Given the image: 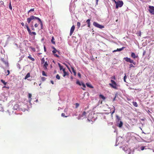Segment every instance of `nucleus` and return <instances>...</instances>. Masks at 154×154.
Wrapping results in <instances>:
<instances>
[{"label": "nucleus", "instance_id": "nucleus-1", "mask_svg": "<svg viewBox=\"0 0 154 154\" xmlns=\"http://www.w3.org/2000/svg\"><path fill=\"white\" fill-rule=\"evenodd\" d=\"M37 20L40 23V25L41 26V29H42L43 28V23L42 21L41 20V19L38 17H36L32 15L30 17H28L27 18V22L28 23H30L31 22V23H32L33 21H32V20Z\"/></svg>", "mask_w": 154, "mask_h": 154}, {"label": "nucleus", "instance_id": "nucleus-2", "mask_svg": "<svg viewBox=\"0 0 154 154\" xmlns=\"http://www.w3.org/2000/svg\"><path fill=\"white\" fill-rule=\"evenodd\" d=\"M111 83H109V85L112 88L115 89H118V87L119 86L117 85L116 82L113 80L111 79Z\"/></svg>", "mask_w": 154, "mask_h": 154}, {"label": "nucleus", "instance_id": "nucleus-3", "mask_svg": "<svg viewBox=\"0 0 154 154\" xmlns=\"http://www.w3.org/2000/svg\"><path fill=\"white\" fill-rule=\"evenodd\" d=\"M13 109L14 110H17V111L21 110L23 112H24L26 110V109H22L19 107L18 104H17L14 105L13 106Z\"/></svg>", "mask_w": 154, "mask_h": 154}, {"label": "nucleus", "instance_id": "nucleus-4", "mask_svg": "<svg viewBox=\"0 0 154 154\" xmlns=\"http://www.w3.org/2000/svg\"><path fill=\"white\" fill-rule=\"evenodd\" d=\"M124 59L127 62H128L131 63H132L134 65H135L136 64V62H134L133 60L131 59L130 58H128V57H125L124 58Z\"/></svg>", "mask_w": 154, "mask_h": 154}, {"label": "nucleus", "instance_id": "nucleus-5", "mask_svg": "<svg viewBox=\"0 0 154 154\" xmlns=\"http://www.w3.org/2000/svg\"><path fill=\"white\" fill-rule=\"evenodd\" d=\"M93 25L95 27L100 29H102L104 27V26H103L100 25L95 22H93Z\"/></svg>", "mask_w": 154, "mask_h": 154}, {"label": "nucleus", "instance_id": "nucleus-6", "mask_svg": "<svg viewBox=\"0 0 154 154\" xmlns=\"http://www.w3.org/2000/svg\"><path fill=\"white\" fill-rule=\"evenodd\" d=\"M86 113L85 111L83 112L82 114H80L78 117L77 119L79 120L80 119H82L85 117L86 114Z\"/></svg>", "mask_w": 154, "mask_h": 154}, {"label": "nucleus", "instance_id": "nucleus-7", "mask_svg": "<svg viewBox=\"0 0 154 154\" xmlns=\"http://www.w3.org/2000/svg\"><path fill=\"white\" fill-rule=\"evenodd\" d=\"M115 2L116 4V8H118L119 7H121L123 4V2L122 1H119V2L117 3Z\"/></svg>", "mask_w": 154, "mask_h": 154}, {"label": "nucleus", "instance_id": "nucleus-8", "mask_svg": "<svg viewBox=\"0 0 154 154\" xmlns=\"http://www.w3.org/2000/svg\"><path fill=\"white\" fill-rule=\"evenodd\" d=\"M149 11L152 14L154 15V7L149 6Z\"/></svg>", "mask_w": 154, "mask_h": 154}, {"label": "nucleus", "instance_id": "nucleus-9", "mask_svg": "<svg viewBox=\"0 0 154 154\" xmlns=\"http://www.w3.org/2000/svg\"><path fill=\"white\" fill-rule=\"evenodd\" d=\"M24 27H25V28H26L29 34L30 35H32V32H31L30 29L29 28V26H28V24L27 23H26V24H25V25L24 26Z\"/></svg>", "mask_w": 154, "mask_h": 154}, {"label": "nucleus", "instance_id": "nucleus-10", "mask_svg": "<svg viewBox=\"0 0 154 154\" xmlns=\"http://www.w3.org/2000/svg\"><path fill=\"white\" fill-rule=\"evenodd\" d=\"M131 57L134 59L138 58V55L137 54L136 55L135 54L134 52H132L131 53Z\"/></svg>", "mask_w": 154, "mask_h": 154}, {"label": "nucleus", "instance_id": "nucleus-11", "mask_svg": "<svg viewBox=\"0 0 154 154\" xmlns=\"http://www.w3.org/2000/svg\"><path fill=\"white\" fill-rule=\"evenodd\" d=\"M75 29V27L74 26V25H73L72 26L71 28V29H70V33H69V35L70 36H71L72 33H73V32H74V29Z\"/></svg>", "mask_w": 154, "mask_h": 154}, {"label": "nucleus", "instance_id": "nucleus-12", "mask_svg": "<svg viewBox=\"0 0 154 154\" xmlns=\"http://www.w3.org/2000/svg\"><path fill=\"white\" fill-rule=\"evenodd\" d=\"M123 140V138L122 137H118L117 138L116 140V143L115 144V146H117V145L116 144V143L118 141V140H120L121 141H122Z\"/></svg>", "mask_w": 154, "mask_h": 154}, {"label": "nucleus", "instance_id": "nucleus-13", "mask_svg": "<svg viewBox=\"0 0 154 154\" xmlns=\"http://www.w3.org/2000/svg\"><path fill=\"white\" fill-rule=\"evenodd\" d=\"M125 48V47H123L121 48H117L116 50H114L112 51V52H114L117 51H120L124 49Z\"/></svg>", "mask_w": 154, "mask_h": 154}, {"label": "nucleus", "instance_id": "nucleus-14", "mask_svg": "<svg viewBox=\"0 0 154 154\" xmlns=\"http://www.w3.org/2000/svg\"><path fill=\"white\" fill-rule=\"evenodd\" d=\"M128 146L127 145L125 146V147H123L122 148V149L125 152H127V151L128 150Z\"/></svg>", "mask_w": 154, "mask_h": 154}, {"label": "nucleus", "instance_id": "nucleus-15", "mask_svg": "<svg viewBox=\"0 0 154 154\" xmlns=\"http://www.w3.org/2000/svg\"><path fill=\"white\" fill-rule=\"evenodd\" d=\"M116 121L117 122H119L120 121V120H121V118L119 117L117 115H116Z\"/></svg>", "mask_w": 154, "mask_h": 154}, {"label": "nucleus", "instance_id": "nucleus-16", "mask_svg": "<svg viewBox=\"0 0 154 154\" xmlns=\"http://www.w3.org/2000/svg\"><path fill=\"white\" fill-rule=\"evenodd\" d=\"M90 19H88L86 21V23L88 24V26L90 28Z\"/></svg>", "mask_w": 154, "mask_h": 154}, {"label": "nucleus", "instance_id": "nucleus-17", "mask_svg": "<svg viewBox=\"0 0 154 154\" xmlns=\"http://www.w3.org/2000/svg\"><path fill=\"white\" fill-rule=\"evenodd\" d=\"M119 122H117L118 125V126L119 128H121L122 126L123 125V122L121 121H120Z\"/></svg>", "mask_w": 154, "mask_h": 154}, {"label": "nucleus", "instance_id": "nucleus-18", "mask_svg": "<svg viewBox=\"0 0 154 154\" xmlns=\"http://www.w3.org/2000/svg\"><path fill=\"white\" fill-rule=\"evenodd\" d=\"M84 83L82 82H80L78 80H77L76 81V84L79 85L80 86H81L82 85V84H83Z\"/></svg>", "mask_w": 154, "mask_h": 154}, {"label": "nucleus", "instance_id": "nucleus-19", "mask_svg": "<svg viewBox=\"0 0 154 154\" xmlns=\"http://www.w3.org/2000/svg\"><path fill=\"white\" fill-rule=\"evenodd\" d=\"M86 85L89 88H93V87L90 83H86Z\"/></svg>", "mask_w": 154, "mask_h": 154}, {"label": "nucleus", "instance_id": "nucleus-20", "mask_svg": "<svg viewBox=\"0 0 154 154\" xmlns=\"http://www.w3.org/2000/svg\"><path fill=\"white\" fill-rule=\"evenodd\" d=\"M30 77V74L29 72L28 73L26 76H25L24 78L25 79H27L29 77Z\"/></svg>", "mask_w": 154, "mask_h": 154}, {"label": "nucleus", "instance_id": "nucleus-21", "mask_svg": "<svg viewBox=\"0 0 154 154\" xmlns=\"http://www.w3.org/2000/svg\"><path fill=\"white\" fill-rule=\"evenodd\" d=\"M31 97H32V94L30 93L29 94V103H30V101L31 100L32 98H31Z\"/></svg>", "mask_w": 154, "mask_h": 154}, {"label": "nucleus", "instance_id": "nucleus-22", "mask_svg": "<svg viewBox=\"0 0 154 154\" xmlns=\"http://www.w3.org/2000/svg\"><path fill=\"white\" fill-rule=\"evenodd\" d=\"M99 97L102 98V99H103V100H104L105 99H106V98L104 96H103V95L102 94H100V95H99Z\"/></svg>", "mask_w": 154, "mask_h": 154}, {"label": "nucleus", "instance_id": "nucleus-23", "mask_svg": "<svg viewBox=\"0 0 154 154\" xmlns=\"http://www.w3.org/2000/svg\"><path fill=\"white\" fill-rule=\"evenodd\" d=\"M133 105L135 107H137L138 106V105L136 102H133Z\"/></svg>", "mask_w": 154, "mask_h": 154}, {"label": "nucleus", "instance_id": "nucleus-24", "mask_svg": "<svg viewBox=\"0 0 154 154\" xmlns=\"http://www.w3.org/2000/svg\"><path fill=\"white\" fill-rule=\"evenodd\" d=\"M54 37L53 36L52 38V39H51V42L54 44H55V41H54Z\"/></svg>", "mask_w": 154, "mask_h": 154}, {"label": "nucleus", "instance_id": "nucleus-25", "mask_svg": "<svg viewBox=\"0 0 154 154\" xmlns=\"http://www.w3.org/2000/svg\"><path fill=\"white\" fill-rule=\"evenodd\" d=\"M71 68H72V71L74 73V75L75 76L76 75V72L75 71V70L73 67H71Z\"/></svg>", "mask_w": 154, "mask_h": 154}, {"label": "nucleus", "instance_id": "nucleus-26", "mask_svg": "<svg viewBox=\"0 0 154 154\" xmlns=\"http://www.w3.org/2000/svg\"><path fill=\"white\" fill-rule=\"evenodd\" d=\"M45 62V58L43 57L41 60V63L42 64H43Z\"/></svg>", "mask_w": 154, "mask_h": 154}, {"label": "nucleus", "instance_id": "nucleus-27", "mask_svg": "<svg viewBox=\"0 0 154 154\" xmlns=\"http://www.w3.org/2000/svg\"><path fill=\"white\" fill-rule=\"evenodd\" d=\"M58 65L60 67V70H62L63 68V66H61L60 64V63H58Z\"/></svg>", "mask_w": 154, "mask_h": 154}, {"label": "nucleus", "instance_id": "nucleus-28", "mask_svg": "<svg viewBox=\"0 0 154 154\" xmlns=\"http://www.w3.org/2000/svg\"><path fill=\"white\" fill-rule=\"evenodd\" d=\"M28 57L32 61H34L35 60L32 57L30 56H28Z\"/></svg>", "mask_w": 154, "mask_h": 154}, {"label": "nucleus", "instance_id": "nucleus-29", "mask_svg": "<svg viewBox=\"0 0 154 154\" xmlns=\"http://www.w3.org/2000/svg\"><path fill=\"white\" fill-rule=\"evenodd\" d=\"M82 86L83 87V88H82V89L83 90H85V88L86 87V86L85 85V84L84 83H83V84H82Z\"/></svg>", "mask_w": 154, "mask_h": 154}, {"label": "nucleus", "instance_id": "nucleus-30", "mask_svg": "<svg viewBox=\"0 0 154 154\" xmlns=\"http://www.w3.org/2000/svg\"><path fill=\"white\" fill-rule=\"evenodd\" d=\"M48 66V63L47 61H46L44 63V65L43 67H46L47 66Z\"/></svg>", "mask_w": 154, "mask_h": 154}, {"label": "nucleus", "instance_id": "nucleus-31", "mask_svg": "<svg viewBox=\"0 0 154 154\" xmlns=\"http://www.w3.org/2000/svg\"><path fill=\"white\" fill-rule=\"evenodd\" d=\"M42 75L43 76H47V75L46 74V73H45V72L44 71H42Z\"/></svg>", "mask_w": 154, "mask_h": 154}, {"label": "nucleus", "instance_id": "nucleus-32", "mask_svg": "<svg viewBox=\"0 0 154 154\" xmlns=\"http://www.w3.org/2000/svg\"><path fill=\"white\" fill-rule=\"evenodd\" d=\"M68 75V72H64L63 73V76L64 77H65L66 75Z\"/></svg>", "mask_w": 154, "mask_h": 154}, {"label": "nucleus", "instance_id": "nucleus-33", "mask_svg": "<svg viewBox=\"0 0 154 154\" xmlns=\"http://www.w3.org/2000/svg\"><path fill=\"white\" fill-rule=\"evenodd\" d=\"M57 50L55 48H54V50L52 51V52H53V54H55L56 53V52H57Z\"/></svg>", "mask_w": 154, "mask_h": 154}, {"label": "nucleus", "instance_id": "nucleus-34", "mask_svg": "<svg viewBox=\"0 0 154 154\" xmlns=\"http://www.w3.org/2000/svg\"><path fill=\"white\" fill-rule=\"evenodd\" d=\"M1 82L2 83L5 85H6L7 82H5V81L3 79L1 80Z\"/></svg>", "mask_w": 154, "mask_h": 154}, {"label": "nucleus", "instance_id": "nucleus-35", "mask_svg": "<svg viewBox=\"0 0 154 154\" xmlns=\"http://www.w3.org/2000/svg\"><path fill=\"white\" fill-rule=\"evenodd\" d=\"M77 25L78 28H79L80 26L81 23L79 22H78Z\"/></svg>", "mask_w": 154, "mask_h": 154}, {"label": "nucleus", "instance_id": "nucleus-36", "mask_svg": "<svg viewBox=\"0 0 154 154\" xmlns=\"http://www.w3.org/2000/svg\"><path fill=\"white\" fill-rule=\"evenodd\" d=\"M56 78L57 79H58V80L60 79V77L59 75L58 74L56 76Z\"/></svg>", "mask_w": 154, "mask_h": 154}, {"label": "nucleus", "instance_id": "nucleus-37", "mask_svg": "<svg viewBox=\"0 0 154 154\" xmlns=\"http://www.w3.org/2000/svg\"><path fill=\"white\" fill-rule=\"evenodd\" d=\"M126 78H127V76L126 75V74H125V75L124 77V81L125 82H126Z\"/></svg>", "mask_w": 154, "mask_h": 154}, {"label": "nucleus", "instance_id": "nucleus-38", "mask_svg": "<svg viewBox=\"0 0 154 154\" xmlns=\"http://www.w3.org/2000/svg\"><path fill=\"white\" fill-rule=\"evenodd\" d=\"M30 48L33 51H35V48H33L31 46L30 47Z\"/></svg>", "mask_w": 154, "mask_h": 154}, {"label": "nucleus", "instance_id": "nucleus-39", "mask_svg": "<svg viewBox=\"0 0 154 154\" xmlns=\"http://www.w3.org/2000/svg\"><path fill=\"white\" fill-rule=\"evenodd\" d=\"M61 116L63 117H67V116H65V114L64 113H62L61 114Z\"/></svg>", "mask_w": 154, "mask_h": 154}, {"label": "nucleus", "instance_id": "nucleus-40", "mask_svg": "<svg viewBox=\"0 0 154 154\" xmlns=\"http://www.w3.org/2000/svg\"><path fill=\"white\" fill-rule=\"evenodd\" d=\"M131 67H134V66L132 64H131L129 65V68H131Z\"/></svg>", "mask_w": 154, "mask_h": 154}, {"label": "nucleus", "instance_id": "nucleus-41", "mask_svg": "<svg viewBox=\"0 0 154 154\" xmlns=\"http://www.w3.org/2000/svg\"><path fill=\"white\" fill-rule=\"evenodd\" d=\"M9 8L11 9V10H12V6H11V3L10 2V4H9Z\"/></svg>", "mask_w": 154, "mask_h": 154}, {"label": "nucleus", "instance_id": "nucleus-42", "mask_svg": "<svg viewBox=\"0 0 154 154\" xmlns=\"http://www.w3.org/2000/svg\"><path fill=\"white\" fill-rule=\"evenodd\" d=\"M31 28H32V29L33 30H35V29L34 28V26H33V24H32L31 25Z\"/></svg>", "mask_w": 154, "mask_h": 154}, {"label": "nucleus", "instance_id": "nucleus-43", "mask_svg": "<svg viewBox=\"0 0 154 154\" xmlns=\"http://www.w3.org/2000/svg\"><path fill=\"white\" fill-rule=\"evenodd\" d=\"M34 11V8H32L29 11L28 13H29L31 11Z\"/></svg>", "mask_w": 154, "mask_h": 154}, {"label": "nucleus", "instance_id": "nucleus-44", "mask_svg": "<svg viewBox=\"0 0 154 154\" xmlns=\"http://www.w3.org/2000/svg\"><path fill=\"white\" fill-rule=\"evenodd\" d=\"M46 78L44 77H42L41 78V79L42 81H44L45 80Z\"/></svg>", "mask_w": 154, "mask_h": 154}, {"label": "nucleus", "instance_id": "nucleus-45", "mask_svg": "<svg viewBox=\"0 0 154 154\" xmlns=\"http://www.w3.org/2000/svg\"><path fill=\"white\" fill-rule=\"evenodd\" d=\"M146 147V146H141L140 147V149L142 150H143L145 149V148Z\"/></svg>", "mask_w": 154, "mask_h": 154}, {"label": "nucleus", "instance_id": "nucleus-46", "mask_svg": "<svg viewBox=\"0 0 154 154\" xmlns=\"http://www.w3.org/2000/svg\"><path fill=\"white\" fill-rule=\"evenodd\" d=\"M79 106V104L77 103L75 104V107L77 108Z\"/></svg>", "mask_w": 154, "mask_h": 154}, {"label": "nucleus", "instance_id": "nucleus-47", "mask_svg": "<svg viewBox=\"0 0 154 154\" xmlns=\"http://www.w3.org/2000/svg\"><path fill=\"white\" fill-rule=\"evenodd\" d=\"M3 88H6L8 89L9 88V87L8 85L5 86V85L3 87Z\"/></svg>", "mask_w": 154, "mask_h": 154}, {"label": "nucleus", "instance_id": "nucleus-48", "mask_svg": "<svg viewBox=\"0 0 154 154\" xmlns=\"http://www.w3.org/2000/svg\"><path fill=\"white\" fill-rule=\"evenodd\" d=\"M17 67L19 68V69H20V64L18 63L17 64Z\"/></svg>", "mask_w": 154, "mask_h": 154}, {"label": "nucleus", "instance_id": "nucleus-49", "mask_svg": "<svg viewBox=\"0 0 154 154\" xmlns=\"http://www.w3.org/2000/svg\"><path fill=\"white\" fill-rule=\"evenodd\" d=\"M39 24H38L37 23H36L35 25H34V26L35 27H37L38 26V25Z\"/></svg>", "mask_w": 154, "mask_h": 154}, {"label": "nucleus", "instance_id": "nucleus-50", "mask_svg": "<svg viewBox=\"0 0 154 154\" xmlns=\"http://www.w3.org/2000/svg\"><path fill=\"white\" fill-rule=\"evenodd\" d=\"M0 2H1V3H0V5H4V3L2 1H0Z\"/></svg>", "mask_w": 154, "mask_h": 154}, {"label": "nucleus", "instance_id": "nucleus-51", "mask_svg": "<svg viewBox=\"0 0 154 154\" xmlns=\"http://www.w3.org/2000/svg\"><path fill=\"white\" fill-rule=\"evenodd\" d=\"M146 53V51L145 50H144L143 51V56H144L145 55Z\"/></svg>", "mask_w": 154, "mask_h": 154}, {"label": "nucleus", "instance_id": "nucleus-52", "mask_svg": "<svg viewBox=\"0 0 154 154\" xmlns=\"http://www.w3.org/2000/svg\"><path fill=\"white\" fill-rule=\"evenodd\" d=\"M54 54V56L56 57H59V56L57 55V54Z\"/></svg>", "mask_w": 154, "mask_h": 154}, {"label": "nucleus", "instance_id": "nucleus-53", "mask_svg": "<svg viewBox=\"0 0 154 154\" xmlns=\"http://www.w3.org/2000/svg\"><path fill=\"white\" fill-rule=\"evenodd\" d=\"M78 76L79 78H80L81 77V74L80 73H78Z\"/></svg>", "mask_w": 154, "mask_h": 154}, {"label": "nucleus", "instance_id": "nucleus-54", "mask_svg": "<svg viewBox=\"0 0 154 154\" xmlns=\"http://www.w3.org/2000/svg\"><path fill=\"white\" fill-rule=\"evenodd\" d=\"M32 34H33L34 35H36V33L35 32H32Z\"/></svg>", "mask_w": 154, "mask_h": 154}, {"label": "nucleus", "instance_id": "nucleus-55", "mask_svg": "<svg viewBox=\"0 0 154 154\" xmlns=\"http://www.w3.org/2000/svg\"><path fill=\"white\" fill-rule=\"evenodd\" d=\"M111 78L113 79L114 80L116 79V77L115 76H112V77Z\"/></svg>", "mask_w": 154, "mask_h": 154}, {"label": "nucleus", "instance_id": "nucleus-56", "mask_svg": "<svg viewBox=\"0 0 154 154\" xmlns=\"http://www.w3.org/2000/svg\"><path fill=\"white\" fill-rule=\"evenodd\" d=\"M99 0H96V5H98V1Z\"/></svg>", "mask_w": 154, "mask_h": 154}, {"label": "nucleus", "instance_id": "nucleus-57", "mask_svg": "<svg viewBox=\"0 0 154 154\" xmlns=\"http://www.w3.org/2000/svg\"><path fill=\"white\" fill-rule=\"evenodd\" d=\"M47 66H46V67H43L44 68V69L45 70H46L47 69Z\"/></svg>", "mask_w": 154, "mask_h": 154}, {"label": "nucleus", "instance_id": "nucleus-58", "mask_svg": "<svg viewBox=\"0 0 154 154\" xmlns=\"http://www.w3.org/2000/svg\"><path fill=\"white\" fill-rule=\"evenodd\" d=\"M21 24L23 26H24V23L23 22L21 23Z\"/></svg>", "mask_w": 154, "mask_h": 154}, {"label": "nucleus", "instance_id": "nucleus-59", "mask_svg": "<svg viewBox=\"0 0 154 154\" xmlns=\"http://www.w3.org/2000/svg\"><path fill=\"white\" fill-rule=\"evenodd\" d=\"M7 72L8 73V74L6 75H8L9 74V73H10V71H9V70H7Z\"/></svg>", "mask_w": 154, "mask_h": 154}, {"label": "nucleus", "instance_id": "nucleus-60", "mask_svg": "<svg viewBox=\"0 0 154 154\" xmlns=\"http://www.w3.org/2000/svg\"><path fill=\"white\" fill-rule=\"evenodd\" d=\"M51 83H52V84H54V82L52 80H51Z\"/></svg>", "mask_w": 154, "mask_h": 154}, {"label": "nucleus", "instance_id": "nucleus-61", "mask_svg": "<svg viewBox=\"0 0 154 154\" xmlns=\"http://www.w3.org/2000/svg\"><path fill=\"white\" fill-rule=\"evenodd\" d=\"M63 72L64 73V72H65L66 71H65V69H63L62 70Z\"/></svg>", "mask_w": 154, "mask_h": 154}, {"label": "nucleus", "instance_id": "nucleus-62", "mask_svg": "<svg viewBox=\"0 0 154 154\" xmlns=\"http://www.w3.org/2000/svg\"><path fill=\"white\" fill-rule=\"evenodd\" d=\"M44 51L45 52L46 51V48L45 46H44Z\"/></svg>", "mask_w": 154, "mask_h": 154}, {"label": "nucleus", "instance_id": "nucleus-63", "mask_svg": "<svg viewBox=\"0 0 154 154\" xmlns=\"http://www.w3.org/2000/svg\"><path fill=\"white\" fill-rule=\"evenodd\" d=\"M115 110H114L113 111L111 112V115H112L115 112Z\"/></svg>", "mask_w": 154, "mask_h": 154}, {"label": "nucleus", "instance_id": "nucleus-64", "mask_svg": "<svg viewBox=\"0 0 154 154\" xmlns=\"http://www.w3.org/2000/svg\"><path fill=\"white\" fill-rule=\"evenodd\" d=\"M67 109L66 108L64 109V112H66L67 111Z\"/></svg>", "mask_w": 154, "mask_h": 154}]
</instances>
